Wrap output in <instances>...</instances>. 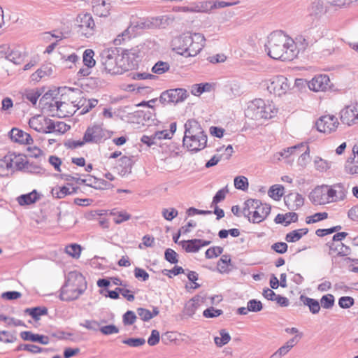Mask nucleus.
Here are the masks:
<instances>
[{
	"label": "nucleus",
	"instance_id": "obj_1",
	"mask_svg": "<svg viewBox=\"0 0 358 358\" xmlns=\"http://www.w3.org/2000/svg\"><path fill=\"white\" fill-rule=\"evenodd\" d=\"M265 46L268 55L274 59L292 61L299 54L294 40L281 31L271 33Z\"/></svg>",
	"mask_w": 358,
	"mask_h": 358
},
{
	"label": "nucleus",
	"instance_id": "obj_2",
	"mask_svg": "<svg viewBox=\"0 0 358 358\" xmlns=\"http://www.w3.org/2000/svg\"><path fill=\"white\" fill-rule=\"evenodd\" d=\"M271 206L262 203L258 199H248L244 203L243 214L250 222L259 223L264 220L271 213Z\"/></svg>",
	"mask_w": 358,
	"mask_h": 358
},
{
	"label": "nucleus",
	"instance_id": "obj_3",
	"mask_svg": "<svg viewBox=\"0 0 358 358\" xmlns=\"http://www.w3.org/2000/svg\"><path fill=\"white\" fill-rule=\"evenodd\" d=\"M116 50H105L101 53L100 70L102 73L111 75L122 74V68L117 59Z\"/></svg>",
	"mask_w": 358,
	"mask_h": 358
},
{
	"label": "nucleus",
	"instance_id": "obj_4",
	"mask_svg": "<svg viewBox=\"0 0 358 358\" xmlns=\"http://www.w3.org/2000/svg\"><path fill=\"white\" fill-rule=\"evenodd\" d=\"M141 57V54L138 47L123 50L121 58L119 59L122 72L135 69L138 66Z\"/></svg>",
	"mask_w": 358,
	"mask_h": 358
},
{
	"label": "nucleus",
	"instance_id": "obj_5",
	"mask_svg": "<svg viewBox=\"0 0 358 358\" xmlns=\"http://www.w3.org/2000/svg\"><path fill=\"white\" fill-rule=\"evenodd\" d=\"M264 86L270 93L278 96L285 94L289 89L287 78L283 76H278L266 80Z\"/></svg>",
	"mask_w": 358,
	"mask_h": 358
},
{
	"label": "nucleus",
	"instance_id": "obj_6",
	"mask_svg": "<svg viewBox=\"0 0 358 358\" xmlns=\"http://www.w3.org/2000/svg\"><path fill=\"white\" fill-rule=\"evenodd\" d=\"M187 96L188 94L186 90L176 88L163 92L159 99L162 104H176L184 101Z\"/></svg>",
	"mask_w": 358,
	"mask_h": 358
},
{
	"label": "nucleus",
	"instance_id": "obj_7",
	"mask_svg": "<svg viewBox=\"0 0 358 358\" xmlns=\"http://www.w3.org/2000/svg\"><path fill=\"white\" fill-rule=\"evenodd\" d=\"M182 142L189 151L197 152L206 147L207 135L206 133H201V134L184 136Z\"/></svg>",
	"mask_w": 358,
	"mask_h": 358
},
{
	"label": "nucleus",
	"instance_id": "obj_8",
	"mask_svg": "<svg viewBox=\"0 0 358 358\" xmlns=\"http://www.w3.org/2000/svg\"><path fill=\"white\" fill-rule=\"evenodd\" d=\"M326 246L329 248L327 253L333 264H338L340 257H347L351 253L350 248L343 243L327 242Z\"/></svg>",
	"mask_w": 358,
	"mask_h": 358
},
{
	"label": "nucleus",
	"instance_id": "obj_9",
	"mask_svg": "<svg viewBox=\"0 0 358 358\" xmlns=\"http://www.w3.org/2000/svg\"><path fill=\"white\" fill-rule=\"evenodd\" d=\"M340 120L348 126L358 124V103H351L345 106L340 111Z\"/></svg>",
	"mask_w": 358,
	"mask_h": 358
},
{
	"label": "nucleus",
	"instance_id": "obj_10",
	"mask_svg": "<svg viewBox=\"0 0 358 358\" xmlns=\"http://www.w3.org/2000/svg\"><path fill=\"white\" fill-rule=\"evenodd\" d=\"M48 103V102L45 103V104ZM49 107L51 111L55 108L57 112V115L60 118L71 116L75 113V106L66 101V95L55 100L54 103H49Z\"/></svg>",
	"mask_w": 358,
	"mask_h": 358
},
{
	"label": "nucleus",
	"instance_id": "obj_11",
	"mask_svg": "<svg viewBox=\"0 0 358 358\" xmlns=\"http://www.w3.org/2000/svg\"><path fill=\"white\" fill-rule=\"evenodd\" d=\"M78 27H79L78 31L86 37H89L92 34V31L95 27V23L92 16L90 13L79 14L76 18Z\"/></svg>",
	"mask_w": 358,
	"mask_h": 358
},
{
	"label": "nucleus",
	"instance_id": "obj_12",
	"mask_svg": "<svg viewBox=\"0 0 358 358\" xmlns=\"http://www.w3.org/2000/svg\"><path fill=\"white\" fill-rule=\"evenodd\" d=\"M338 124L339 122L336 117L331 115L322 116L316 122L317 129L320 132L328 134L336 131Z\"/></svg>",
	"mask_w": 358,
	"mask_h": 358
},
{
	"label": "nucleus",
	"instance_id": "obj_13",
	"mask_svg": "<svg viewBox=\"0 0 358 358\" xmlns=\"http://www.w3.org/2000/svg\"><path fill=\"white\" fill-rule=\"evenodd\" d=\"M192 35L191 34H185L176 38L173 41V50L178 54L187 57L189 45L192 43Z\"/></svg>",
	"mask_w": 358,
	"mask_h": 358
},
{
	"label": "nucleus",
	"instance_id": "obj_14",
	"mask_svg": "<svg viewBox=\"0 0 358 358\" xmlns=\"http://www.w3.org/2000/svg\"><path fill=\"white\" fill-rule=\"evenodd\" d=\"M66 285H68L72 287H76L80 291H85L87 289V282L85 277L78 271H71L66 277Z\"/></svg>",
	"mask_w": 358,
	"mask_h": 358
},
{
	"label": "nucleus",
	"instance_id": "obj_15",
	"mask_svg": "<svg viewBox=\"0 0 358 358\" xmlns=\"http://www.w3.org/2000/svg\"><path fill=\"white\" fill-rule=\"evenodd\" d=\"M310 201L315 205H324L329 203L327 185H322L315 187L309 195Z\"/></svg>",
	"mask_w": 358,
	"mask_h": 358
},
{
	"label": "nucleus",
	"instance_id": "obj_16",
	"mask_svg": "<svg viewBox=\"0 0 358 358\" xmlns=\"http://www.w3.org/2000/svg\"><path fill=\"white\" fill-rule=\"evenodd\" d=\"M105 133L99 125L89 127L84 134V140L86 143H99L104 138Z\"/></svg>",
	"mask_w": 358,
	"mask_h": 358
},
{
	"label": "nucleus",
	"instance_id": "obj_17",
	"mask_svg": "<svg viewBox=\"0 0 358 358\" xmlns=\"http://www.w3.org/2000/svg\"><path fill=\"white\" fill-rule=\"evenodd\" d=\"M310 90L325 91L330 87V79L327 75L315 76L308 84Z\"/></svg>",
	"mask_w": 358,
	"mask_h": 358
},
{
	"label": "nucleus",
	"instance_id": "obj_18",
	"mask_svg": "<svg viewBox=\"0 0 358 358\" xmlns=\"http://www.w3.org/2000/svg\"><path fill=\"white\" fill-rule=\"evenodd\" d=\"M264 107V101L262 99H256L249 104L245 114L246 116L253 120H261L262 113Z\"/></svg>",
	"mask_w": 358,
	"mask_h": 358
},
{
	"label": "nucleus",
	"instance_id": "obj_19",
	"mask_svg": "<svg viewBox=\"0 0 358 358\" xmlns=\"http://www.w3.org/2000/svg\"><path fill=\"white\" fill-rule=\"evenodd\" d=\"M327 192L329 203H331L343 200L346 190L342 184L338 183L331 186L327 185Z\"/></svg>",
	"mask_w": 358,
	"mask_h": 358
},
{
	"label": "nucleus",
	"instance_id": "obj_20",
	"mask_svg": "<svg viewBox=\"0 0 358 358\" xmlns=\"http://www.w3.org/2000/svg\"><path fill=\"white\" fill-rule=\"evenodd\" d=\"M192 43L189 45L187 57H194L200 52L204 46L205 38L202 34L194 33L192 35Z\"/></svg>",
	"mask_w": 358,
	"mask_h": 358
},
{
	"label": "nucleus",
	"instance_id": "obj_21",
	"mask_svg": "<svg viewBox=\"0 0 358 358\" xmlns=\"http://www.w3.org/2000/svg\"><path fill=\"white\" fill-rule=\"evenodd\" d=\"M9 136L13 141L20 144L30 145L34 141L30 134L18 128H13L9 132Z\"/></svg>",
	"mask_w": 358,
	"mask_h": 358
},
{
	"label": "nucleus",
	"instance_id": "obj_22",
	"mask_svg": "<svg viewBox=\"0 0 358 358\" xmlns=\"http://www.w3.org/2000/svg\"><path fill=\"white\" fill-rule=\"evenodd\" d=\"M285 203L287 208L296 210L304 204V198L299 193L292 192L284 198Z\"/></svg>",
	"mask_w": 358,
	"mask_h": 358
},
{
	"label": "nucleus",
	"instance_id": "obj_23",
	"mask_svg": "<svg viewBox=\"0 0 358 358\" xmlns=\"http://www.w3.org/2000/svg\"><path fill=\"white\" fill-rule=\"evenodd\" d=\"M85 291H80L64 284L61 288L60 299L62 301H69L77 299Z\"/></svg>",
	"mask_w": 358,
	"mask_h": 358
},
{
	"label": "nucleus",
	"instance_id": "obj_24",
	"mask_svg": "<svg viewBox=\"0 0 358 358\" xmlns=\"http://www.w3.org/2000/svg\"><path fill=\"white\" fill-rule=\"evenodd\" d=\"M164 20V16L152 17L150 20H140L136 22L135 27L139 29H150L161 27L165 24Z\"/></svg>",
	"mask_w": 358,
	"mask_h": 358
},
{
	"label": "nucleus",
	"instance_id": "obj_25",
	"mask_svg": "<svg viewBox=\"0 0 358 358\" xmlns=\"http://www.w3.org/2000/svg\"><path fill=\"white\" fill-rule=\"evenodd\" d=\"M202 303L203 299L200 296L196 295L194 296L186 303L183 310L184 314L189 317H192Z\"/></svg>",
	"mask_w": 358,
	"mask_h": 358
},
{
	"label": "nucleus",
	"instance_id": "obj_26",
	"mask_svg": "<svg viewBox=\"0 0 358 358\" xmlns=\"http://www.w3.org/2000/svg\"><path fill=\"white\" fill-rule=\"evenodd\" d=\"M20 337L24 341L37 342L43 345H47L50 342V339L48 336L41 334H34L31 331H22L20 333Z\"/></svg>",
	"mask_w": 358,
	"mask_h": 358
},
{
	"label": "nucleus",
	"instance_id": "obj_27",
	"mask_svg": "<svg viewBox=\"0 0 358 358\" xmlns=\"http://www.w3.org/2000/svg\"><path fill=\"white\" fill-rule=\"evenodd\" d=\"M74 90L71 88H58L57 90H49L47 92L41 99L40 101H45L46 100L50 99V103H54L55 100H57L59 98L57 97V95L61 94V96H64V95L67 94L68 92H73Z\"/></svg>",
	"mask_w": 358,
	"mask_h": 358
},
{
	"label": "nucleus",
	"instance_id": "obj_28",
	"mask_svg": "<svg viewBox=\"0 0 358 358\" xmlns=\"http://www.w3.org/2000/svg\"><path fill=\"white\" fill-rule=\"evenodd\" d=\"M205 133L200 124L194 119L189 120L185 124V135L190 136L194 134H201Z\"/></svg>",
	"mask_w": 358,
	"mask_h": 358
},
{
	"label": "nucleus",
	"instance_id": "obj_29",
	"mask_svg": "<svg viewBox=\"0 0 358 358\" xmlns=\"http://www.w3.org/2000/svg\"><path fill=\"white\" fill-rule=\"evenodd\" d=\"M92 10L99 17H106L109 15L110 5L103 0H96L92 6Z\"/></svg>",
	"mask_w": 358,
	"mask_h": 358
},
{
	"label": "nucleus",
	"instance_id": "obj_30",
	"mask_svg": "<svg viewBox=\"0 0 358 358\" xmlns=\"http://www.w3.org/2000/svg\"><path fill=\"white\" fill-rule=\"evenodd\" d=\"M86 180L87 182L85 184L87 186L96 189H108L113 186L110 182L104 180L103 179H99L91 176H88V178Z\"/></svg>",
	"mask_w": 358,
	"mask_h": 358
},
{
	"label": "nucleus",
	"instance_id": "obj_31",
	"mask_svg": "<svg viewBox=\"0 0 358 358\" xmlns=\"http://www.w3.org/2000/svg\"><path fill=\"white\" fill-rule=\"evenodd\" d=\"M298 220V215L294 212L287 213L285 214H278L274 221L276 224H282L288 226L292 222H296Z\"/></svg>",
	"mask_w": 358,
	"mask_h": 358
},
{
	"label": "nucleus",
	"instance_id": "obj_32",
	"mask_svg": "<svg viewBox=\"0 0 358 358\" xmlns=\"http://www.w3.org/2000/svg\"><path fill=\"white\" fill-rule=\"evenodd\" d=\"M12 155L8 153L0 159V176H8L9 173H13L12 169Z\"/></svg>",
	"mask_w": 358,
	"mask_h": 358
},
{
	"label": "nucleus",
	"instance_id": "obj_33",
	"mask_svg": "<svg viewBox=\"0 0 358 358\" xmlns=\"http://www.w3.org/2000/svg\"><path fill=\"white\" fill-rule=\"evenodd\" d=\"M45 117L43 115H36L31 117L29 121V127L35 131L41 133H43L45 131Z\"/></svg>",
	"mask_w": 358,
	"mask_h": 358
},
{
	"label": "nucleus",
	"instance_id": "obj_34",
	"mask_svg": "<svg viewBox=\"0 0 358 358\" xmlns=\"http://www.w3.org/2000/svg\"><path fill=\"white\" fill-rule=\"evenodd\" d=\"M300 301L304 306L308 307L309 310L312 314H317L320 312V304L317 300L308 297L305 295H301Z\"/></svg>",
	"mask_w": 358,
	"mask_h": 358
},
{
	"label": "nucleus",
	"instance_id": "obj_35",
	"mask_svg": "<svg viewBox=\"0 0 358 358\" xmlns=\"http://www.w3.org/2000/svg\"><path fill=\"white\" fill-rule=\"evenodd\" d=\"M9 155H12V169L13 172L15 170L21 171L26 168L28 162L24 159V156L21 155H16L14 152H9ZM27 169L29 167L27 166Z\"/></svg>",
	"mask_w": 358,
	"mask_h": 358
},
{
	"label": "nucleus",
	"instance_id": "obj_36",
	"mask_svg": "<svg viewBox=\"0 0 358 358\" xmlns=\"http://www.w3.org/2000/svg\"><path fill=\"white\" fill-rule=\"evenodd\" d=\"M39 199L38 194L36 190L26 194H22L17 197V200L20 206L30 205L35 203Z\"/></svg>",
	"mask_w": 358,
	"mask_h": 358
},
{
	"label": "nucleus",
	"instance_id": "obj_37",
	"mask_svg": "<svg viewBox=\"0 0 358 358\" xmlns=\"http://www.w3.org/2000/svg\"><path fill=\"white\" fill-rule=\"evenodd\" d=\"M16 350H25L33 354H38L41 352L47 353L50 351H53V349L43 348L34 344H21L17 348Z\"/></svg>",
	"mask_w": 358,
	"mask_h": 358
},
{
	"label": "nucleus",
	"instance_id": "obj_38",
	"mask_svg": "<svg viewBox=\"0 0 358 358\" xmlns=\"http://www.w3.org/2000/svg\"><path fill=\"white\" fill-rule=\"evenodd\" d=\"M199 239L194 238L188 241H182L178 243L187 252H197L201 245L198 243Z\"/></svg>",
	"mask_w": 358,
	"mask_h": 358
},
{
	"label": "nucleus",
	"instance_id": "obj_39",
	"mask_svg": "<svg viewBox=\"0 0 358 358\" xmlns=\"http://www.w3.org/2000/svg\"><path fill=\"white\" fill-rule=\"evenodd\" d=\"M300 154L298 159L299 165L304 166L309 161V147L306 143H301L300 149L296 155Z\"/></svg>",
	"mask_w": 358,
	"mask_h": 358
},
{
	"label": "nucleus",
	"instance_id": "obj_40",
	"mask_svg": "<svg viewBox=\"0 0 358 358\" xmlns=\"http://www.w3.org/2000/svg\"><path fill=\"white\" fill-rule=\"evenodd\" d=\"M327 4L329 3L326 0H315L310 8L311 14L317 15L324 13L327 10ZM329 5L331 4L329 3Z\"/></svg>",
	"mask_w": 358,
	"mask_h": 358
},
{
	"label": "nucleus",
	"instance_id": "obj_41",
	"mask_svg": "<svg viewBox=\"0 0 358 358\" xmlns=\"http://www.w3.org/2000/svg\"><path fill=\"white\" fill-rule=\"evenodd\" d=\"M24 313L29 315L34 320H40L41 315L48 314V309L45 307L37 306L32 308H26Z\"/></svg>",
	"mask_w": 358,
	"mask_h": 358
},
{
	"label": "nucleus",
	"instance_id": "obj_42",
	"mask_svg": "<svg viewBox=\"0 0 358 358\" xmlns=\"http://www.w3.org/2000/svg\"><path fill=\"white\" fill-rule=\"evenodd\" d=\"M76 192V188H73V191L71 192L69 188L63 186V187H56L52 188L51 193L53 197L57 199H62L69 194H71Z\"/></svg>",
	"mask_w": 358,
	"mask_h": 358
},
{
	"label": "nucleus",
	"instance_id": "obj_43",
	"mask_svg": "<svg viewBox=\"0 0 358 358\" xmlns=\"http://www.w3.org/2000/svg\"><path fill=\"white\" fill-rule=\"evenodd\" d=\"M303 35L307 38V41L313 44L322 37V34L317 27H311L305 30Z\"/></svg>",
	"mask_w": 358,
	"mask_h": 358
},
{
	"label": "nucleus",
	"instance_id": "obj_44",
	"mask_svg": "<svg viewBox=\"0 0 358 358\" xmlns=\"http://www.w3.org/2000/svg\"><path fill=\"white\" fill-rule=\"evenodd\" d=\"M219 333H220V337L215 336L214 338V341H215V345L217 347L220 348V347H222L223 345L227 344L230 341L231 336H230L228 332H227V331L224 329H221Z\"/></svg>",
	"mask_w": 358,
	"mask_h": 358
},
{
	"label": "nucleus",
	"instance_id": "obj_45",
	"mask_svg": "<svg viewBox=\"0 0 358 358\" xmlns=\"http://www.w3.org/2000/svg\"><path fill=\"white\" fill-rule=\"evenodd\" d=\"M294 41L299 52L300 51H304L308 46L313 45L312 43H310L309 41H307V38L303 34L297 36Z\"/></svg>",
	"mask_w": 358,
	"mask_h": 358
},
{
	"label": "nucleus",
	"instance_id": "obj_46",
	"mask_svg": "<svg viewBox=\"0 0 358 358\" xmlns=\"http://www.w3.org/2000/svg\"><path fill=\"white\" fill-rule=\"evenodd\" d=\"M94 52L91 49H87L84 51L83 55V62L85 66L93 67L96 64V61L94 59Z\"/></svg>",
	"mask_w": 358,
	"mask_h": 358
},
{
	"label": "nucleus",
	"instance_id": "obj_47",
	"mask_svg": "<svg viewBox=\"0 0 358 358\" xmlns=\"http://www.w3.org/2000/svg\"><path fill=\"white\" fill-rule=\"evenodd\" d=\"M284 187L280 185H274L271 186L268 192L270 197L275 200H279L283 195Z\"/></svg>",
	"mask_w": 358,
	"mask_h": 358
},
{
	"label": "nucleus",
	"instance_id": "obj_48",
	"mask_svg": "<svg viewBox=\"0 0 358 358\" xmlns=\"http://www.w3.org/2000/svg\"><path fill=\"white\" fill-rule=\"evenodd\" d=\"M278 110L271 104L266 105L264 103L263 113H262L261 119H271L277 114Z\"/></svg>",
	"mask_w": 358,
	"mask_h": 358
},
{
	"label": "nucleus",
	"instance_id": "obj_49",
	"mask_svg": "<svg viewBox=\"0 0 358 358\" xmlns=\"http://www.w3.org/2000/svg\"><path fill=\"white\" fill-rule=\"evenodd\" d=\"M114 216V222L116 224H120L130 219L131 215L125 211H115L113 210L110 213Z\"/></svg>",
	"mask_w": 358,
	"mask_h": 358
},
{
	"label": "nucleus",
	"instance_id": "obj_50",
	"mask_svg": "<svg viewBox=\"0 0 358 358\" xmlns=\"http://www.w3.org/2000/svg\"><path fill=\"white\" fill-rule=\"evenodd\" d=\"M335 299L334 296L328 294L322 296L320 299V307L322 306L326 309H331L334 305Z\"/></svg>",
	"mask_w": 358,
	"mask_h": 358
},
{
	"label": "nucleus",
	"instance_id": "obj_51",
	"mask_svg": "<svg viewBox=\"0 0 358 358\" xmlns=\"http://www.w3.org/2000/svg\"><path fill=\"white\" fill-rule=\"evenodd\" d=\"M231 262L229 255H224L217 262V270L220 273H225L228 271L227 266Z\"/></svg>",
	"mask_w": 358,
	"mask_h": 358
},
{
	"label": "nucleus",
	"instance_id": "obj_52",
	"mask_svg": "<svg viewBox=\"0 0 358 358\" xmlns=\"http://www.w3.org/2000/svg\"><path fill=\"white\" fill-rule=\"evenodd\" d=\"M41 96V93L38 90H26L23 96L29 100L33 105H36L38 99Z\"/></svg>",
	"mask_w": 358,
	"mask_h": 358
},
{
	"label": "nucleus",
	"instance_id": "obj_53",
	"mask_svg": "<svg viewBox=\"0 0 358 358\" xmlns=\"http://www.w3.org/2000/svg\"><path fill=\"white\" fill-rule=\"evenodd\" d=\"M327 217H328V213L326 212L316 213L311 216H308L306 217V222L307 224H312V223H315L319 221L325 220Z\"/></svg>",
	"mask_w": 358,
	"mask_h": 358
},
{
	"label": "nucleus",
	"instance_id": "obj_54",
	"mask_svg": "<svg viewBox=\"0 0 358 358\" xmlns=\"http://www.w3.org/2000/svg\"><path fill=\"white\" fill-rule=\"evenodd\" d=\"M66 252L74 258H78L80 255L81 248L78 244H71L66 247Z\"/></svg>",
	"mask_w": 358,
	"mask_h": 358
},
{
	"label": "nucleus",
	"instance_id": "obj_55",
	"mask_svg": "<svg viewBox=\"0 0 358 358\" xmlns=\"http://www.w3.org/2000/svg\"><path fill=\"white\" fill-rule=\"evenodd\" d=\"M169 69V64L164 62H157L152 68V71L154 73L162 74Z\"/></svg>",
	"mask_w": 358,
	"mask_h": 358
},
{
	"label": "nucleus",
	"instance_id": "obj_56",
	"mask_svg": "<svg viewBox=\"0 0 358 358\" xmlns=\"http://www.w3.org/2000/svg\"><path fill=\"white\" fill-rule=\"evenodd\" d=\"M234 186L236 189L245 190L248 187V178L245 176H237L234 178Z\"/></svg>",
	"mask_w": 358,
	"mask_h": 358
},
{
	"label": "nucleus",
	"instance_id": "obj_57",
	"mask_svg": "<svg viewBox=\"0 0 358 358\" xmlns=\"http://www.w3.org/2000/svg\"><path fill=\"white\" fill-rule=\"evenodd\" d=\"M342 229L341 225H337L329 229H318L316 230L315 234L317 236L323 237L326 235L333 234L338 231Z\"/></svg>",
	"mask_w": 358,
	"mask_h": 358
},
{
	"label": "nucleus",
	"instance_id": "obj_58",
	"mask_svg": "<svg viewBox=\"0 0 358 358\" xmlns=\"http://www.w3.org/2000/svg\"><path fill=\"white\" fill-rule=\"evenodd\" d=\"M222 252L223 248L222 247L215 246L208 248L206 251L205 255L207 259H212L218 257Z\"/></svg>",
	"mask_w": 358,
	"mask_h": 358
},
{
	"label": "nucleus",
	"instance_id": "obj_59",
	"mask_svg": "<svg viewBox=\"0 0 358 358\" xmlns=\"http://www.w3.org/2000/svg\"><path fill=\"white\" fill-rule=\"evenodd\" d=\"M130 347H139L145 344V340L143 338H129L122 341Z\"/></svg>",
	"mask_w": 358,
	"mask_h": 358
},
{
	"label": "nucleus",
	"instance_id": "obj_60",
	"mask_svg": "<svg viewBox=\"0 0 358 358\" xmlns=\"http://www.w3.org/2000/svg\"><path fill=\"white\" fill-rule=\"evenodd\" d=\"M196 8L198 12L208 13L213 9V1H201Z\"/></svg>",
	"mask_w": 358,
	"mask_h": 358
},
{
	"label": "nucleus",
	"instance_id": "obj_61",
	"mask_svg": "<svg viewBox=\"0 0 358 358\" xmlns=\"http://www.w3.org/2000/svg\"><path fill=\"white\" fill-rule=\"evenodd\" d=\"M162 215L164 218L168 221H171L173 219L178 216V212L173 208H164L162 210Z\"/></svg>",
	"mask_w": 358,
	"mask_h": 358
},
{
	"label": "nucleus",
	"instance_id": "obj_62",
	"mask_svg": "<svg viewBox=\"0 0 358 358\" xmlns=\"http://www.w3.org/2000/svg\"><path fill=\"white\" fill-rule=\"evenodd\" d=\"M355 303V300L351 296H342L338 300V305L342 308H349Z\"/></svg>",
	"mask_w": 358,
	"mask_h": 358
},
{
	"label": "nucleus",
	"instance_id": "obj_63",
	"mask_svg": "<svg viewBox=\"0 0 358 358\" xmlns=\"http://www.w3.org/2000/svg\"><path fill=\"white\" fill-rule=\"evenodd\" d=\"M248 309L251 312H259L263 308L262 303L260 301L257 299H251L248 302L247 304Z\"/></svg>",
	"mask_w": 358,
	"mask_h": 358
},
{
	"label": "nucleus",
	"instance_id": "obj_64",
	"mask_svg": "<svg viewBox=\"0 0 358 358\" xmlns=\"http://www.w3.org/2000/svg\"><path fill=\"white\" fill-rule=\"evenodd\" d=\"M348 163L345 166L347 171L350 174L358 173V159L354 157L350 163H349V161H348Z\"/></svg>",
	"mask_w": 358,
	"mask_h": 358
}]
</instances>
